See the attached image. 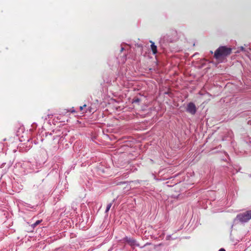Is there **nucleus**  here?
<instances>
[{"label": "nucleus", "mask_w": 251, "mask_h": 251, "mask_svg": "<svg viewBox=\"0 0 251 251\" xmlns=\"http://www.w3.org/2000/svg\"><path fill=\"white\" fill-rule=\"evenodd\" d=\"M231 49L226 46H221L215 51L214 56L218 59L222 57H226L231 53Z\"/></svg>", "instance_id": "1"}, {"label": "nucleus", "mask_w": 251, "mask_h": 251, "mask_svg": "<svg viewBox=\"0 0 251 251\" xmlns=\"http://www.w3.org/2000/svg\"><path fill=\"white\" fill-rule=\"evenodd\" d=\"M237 219L242 222H246L251 219V210L241 213L237 216Z\"/></svg>", "instance_id": "2"}, {"label": "nucleus", "mask_w": 251, "mask_h": 251, "mask_svg": "<svg viewBox=\"0 0 251 251\" xmlns=\"http://www.w3.org/2000/svg\"><path fill=\"white\" fill-rule=\"evenodd\" d=\"M123 240L127 243L132 248L134 249L135 247H140V244L137 242L136 240L132 238L126 237Z\"/></svg>", "instance_id": "3"}, {"label": "nucleus", "mask_w": 251, "mask_h": 251, "mask_svg": "<svg viewBox=\"0 0 251 251\" xmlns=\"http://www.w3.org/2000/svg\"><path fill=\"white\" fill-rule=\"evenodd\" d=\"M186 111L192 115H194L196 113L197 108L195 104L193 102H190L188 104Z\"/></svg>", "instance_id": "4"}, {"label": "nucleus", "mask_w": 251, "mask_h": 251, "mask_svg": "<svg viewBox=\"0 0 251 251\" xmlns=\"http://www.w3.org/2000/svg\"><path fill=\"white\" fill-rule=\"evenodd\" d=\"M140 247L143 250L142 251H152L155 249V246L151 243H147Z\"/></svg>", "instance_id": "5"}, {"label": "nucleus", "mask_w": 251, "mask_h": 251, "mask_svg": "<svg viewBox=\"0 0 251 251\" xmlns=\"http://www.w3.org/2000/svg\"><path fill=\"white\" fill-rule=\"evenodd\" d=\"M151 49L153 54L157 52V47L153 43H152L151 45Z\"/></svg>", "instance_id": "6"}, {"label": "nucleus", "mask_w": 251, "mask_h": 251, "mask_svg": "<svg viewBox=\"0 0 251 251\" xmlns=\"http://www.w3.org/2000/svg\"><path fill=\"white\" fill-rule=\"evenodd\" d=\"M42 222V220H37L35 223L33 224L31 226L33 227H36L38 225H39L41 222Z\"/></svg>", "instance_id": "7"}, {"label": "nucleus", "mask_w": 251, "mask_h": 251, "mask_svg": "<svg viewBox=\"0 0 251 251\" xmlns=\"http://www.w3.org/2000/svg\"><path fill=\"white\" fill-rule=\"evenodd\" d=\"M111 206H112V203H110L108 204H107V207H106V209L105 210V212H107L109 210V209L111 208Z\"/></svg>", "instance_id": "8"}, {"label": "nucleus", "mask_w": 251, "mask_h": 251, "mask_svg": "<svg viewBox=\"0 0 251 251\" xmlns=\"http://www.w3.org/2000/svg\"><path fill=\"white\" fill-rule=\"evenodd\" d=\"M86 106V104H84L83 106H80V107H79L80 110L82 111L83 110V108L85 107Z\"/></svg>", "instance_id": "9"}, {"label": "nucleus", "mask_w": 251, "mask_h": 251, "mask_svg": "<svg viewBox=\"0 0 251 251\" xmlns=\"http://www.w3.org/2000/svg\"><path fill=\"white\" fill-rule=\"evenodd\" d=\"M240 50L241 51H244L245 50V49H244V48L243 47H240Z\"/></svg>", "instance_id": "10"}, {"label": "nucleus", "mask_w": 251, "mask_h": 251, "mask_svg": "<svg viewBox=\"0 0 251 251\" xmlns=\"http://www.w3.org/2000/svg\"><path fill=\"white\" fill-rule=\"evenodd\" d=\"M219 251H226V250L222 248V249H220L219 250Z\"/></svg>", "instance_id": "11"}, {"label": "nucleus", "mask_w": 251, "mask_h": 251, "mask_svg": "<svg viewBox=\"0 0 251 251\" xmlns=\"http://www.w3.org/2000/svg\"><path fill=\"white\" fill-rule=\"evenodd\" d=\"M134 102H138L139 101V100L138 99H136L134 100Z\"/></svg>", "instance_id": "12"}]
</instances>
